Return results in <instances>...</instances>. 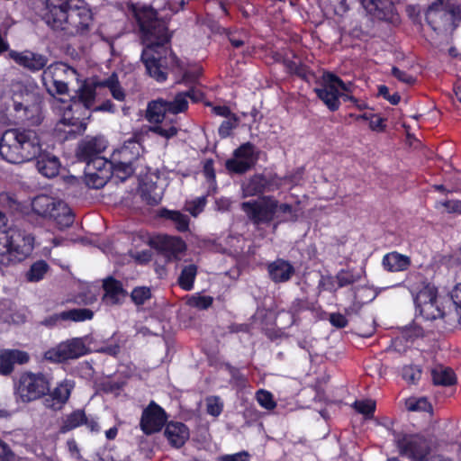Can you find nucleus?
Here are the masks:
<instances>
[{
	"mask_svg": "<svg viewBox=\"0 0 461 461\" xmlns=\"http://www.w3.org/2000/svg\"><path fill=\"white\" fill-rule=\"evenodd\" d=\"M136 15L144 45L141 61L151 77L158 82H164L169 71L181 69L180 60L165 47L170 38L167 24L158 19V14L153 8H144Z\"/></svg>",
	"mask_w": 461,
	"mask_h": 461,
	"instance_id": "obj_1",
	"label": "nucleus"
},
{
	"mask_svg": "<svg viewBox=\"0 0 461 461\" xmlns=\"http://www.w3.org/2000/svg\"><path fill=\"white\" fill-rule=\"evenodd\" d=\"M43 21L68 37L85 34L93 23L91 10L82 0H46Z\"/></svg>",
	"mask_w": 461,
	"mask_h": 461,
	"instance_id": "obj_2",
	"label": "nucleus"
},
{
	"mask_svg": "<svg viewBox=\"0 0 461 461\" xmlns=\"http://www.w3.org/2000/svg\"><path fill=\"white\" fill-rule=\"evenodd\" d=\"M187 106L188 102L184 94H177L173 101L158 98L149 102L146 110V119L155 123L149 131L167 140L176 136L178 132L176 115L185 112Z\"/></svg>",
	"mask_w": 461,
	"mask_h": 461,
	"instance_id": "obj_3",
	"label": "nucleus"
},
{
	"mask_svg": "<svg viewBox=\"0 0 461 461\" xmlns=\"http://www.w3.org/2000/svg\"><path fill=\"white\" fill-rule=\"evenodd\" d=\"M33 237L24 230L0 232V265L7 267L25 259L33 249Z\"/></svg>",
	"mask_w": 461,
	"mask_h": 461,
	"instance_id": "obj_4",
	"label": "nucleus"
},
{
	"mask_svg": "<svg viewBox=\"0 0 461 461\" xmlns=\"http://www.w3.org/2000/svg\"><path fill=\"white\" fill-rule=\"evenodd\" d=\"M461 20V0H436L426 12V21L438 33L452 32Z\"/></svg>",
	"mask_w": 461,
	"mask_h": 461,
	"instance_id": "obj_5",
	"label": "nucleus"
},
{
	"mask_svg": "<svg viewBox=\"0 0 461 461\" xmlns=\"http://www.w3.org/2000/svg\"><path fill=\"white\" fill-rule=\"evenodd\" d=\"M32 212L48 220H52L59 229L71 226L74 222V215L68 204L55 197L40 194L32 201Z\"/></svg>",
	"mask_w": 461,
	"mask_h": 461,
	"instance_id": "obj_6",
	"label": "nucleus"
},
{
	"mask_svg": "<svg viewBox=\"0 0 461 461\" xmlns=\"http://www.w3.org/2000/svg\"><path fill=\"white\" fill-rule=\"evenodd\" d=\"M393 442L400 456L411 461H426L431 452L430 441L421 434L393 431Z\"/></svg>",
	"mask_w": 461,
	"mask_h": 461,
	"instance_id": "obj_7",
	"label": "nucleus"
},
{
	"mask_svg": "<svg viewBox=\"0 0 461 461\" xmlns=\"http://www.w3.org/2000/svg\"><path fill=\"white\" fill-rule=\"evenodd\" d=\"M351 86L350 83H344L334 74L325 73L322 76L320 86L314 88V92L328 109L334 112L340 106V97L351 99V97L344 94L351 92Z\"/></svg>",
	"mask_w": 461,
	"mask_h": 461,
	"instance_id": "obj_8",
	"label": "nucleus"
},
{
	"mask_svg": "<svg viewBox=\"0 0 461 461\" xmlns=\"http://www.w3.org/2000/svg\"><path fill=\"white\" fill-rule=\"evenodd\" d=\"M47 392H50V381L41 373L22 374L15 387V394L23 402L38 400Z\"/></svg>",
	"mask_w": 461,
	"mask_h": 461,
	"instance_id": "obj_9",
	"label": "nucleus"
},
{
	"mask_svg": "<svg viewBox=\"0 0 461 461\" xmlns=\"http://www.w3.org/2000/svg\"><path fill=\"white\" fill-rule=\"evenodd\" d=\"M76 75V70L67 64L55 63L43 70L42 81L51 95H64L68 91L67 79L74 77Z\"/></svg>",
	"mask_w": 461,
	"mask_h": 461,
	"instance_id": "obj_10",
	"label": "nucleus"
},
{
	"mask_svg": "<svg viewBox=\"0 0 461 461\" xmlns=\"http://www.w3.org/2000/svg\"><path fill=\"white\" fill-rule=\"evenodd\" d=\"M413 300L426 319L442 318L444 313L437 303V289L433 285L422 283L421 287L410 285Z\"/></svg>",
	"mask_w": 461,
	"mask_h": 461,
	"instance_id": "obj_11",
	"label": "nucleus"
},
{
	"mask_svg": "<svg viewBox=\"0 0 461 461\" xmlns=\"http://www.w3.org/2000/svg\"><path fill=\"white\" fill-rule=\"evenodd\" d=\"M276 207V199L269 195L241 203L242 211L255 225L271 222L275 219Z\"/></svg>",
	"mask_w": 461,
	"mask_h": 461,
	"instance_id": "obj_12",
	"label": "nucleus"
},
{
	"mask_svg": "<svg viewBox=\"0 0 461 461\" xmlns=\"http://www.w3.org/2000/svg\"><path fill=\"white\" fill-rule=\"evenodd\" d=\"M258 159V151L256 147L246 142L233 152V157L225 162L226 168L233 173L243 174L252 168Z\"/></svg>",
	"mask_w": 461,
	"mask_h": 461,
	"instance_id": "obj_13",
	"label": "nucleus"
},
{
	"mask_svg": "<svg viewBox=\"0 0 461 461\" xmlns=\"http://www.w3.org/2000/svg\"><path fill=\"white\" fill-rule=\"evenodd\" d=\"M87 352L86 346L81 338H74L59 343L56 348L48 350L45 354L47 359L54 362H62L68 359L78 358Z\"/></svg>",
	"mask_w": 461,
	"mask_h": 461,
	"instance_id": "obj_14",
	"label": "nucleus"
},
{
	"mask_svg": "<svg viewBox=\"0 0 461 461\" xmlns=\"http://www.w3.org/2000/svg\"><path fill=\"white\" fill-rule=\"evenodd\" d=\"M23 163L35 158L42 151L39 134L32 129L16 128Z\"/></svg>",
	"mask_w": 461,
	"mask_h": 461,
	"instance_id": "obj_15",
	"label": "nucleus"
},
{
	"mask_svg": "<svg viewBox=\"0 0 461 461\" xmlns=\"http://www.w3.org/2000/svg\"><path fill=\"white\" fill-rule=\"evenodd\" d=\"M167 421L165 411L154 402H151L142 411L140 419L141 430L146 435L158 432Z\"/></svg>",
	"mask_w": 461,
	"mask_h": 461,
	"instance_id": "obj_16",
	"label": "nucleus"
},
{
	"mask_svg": "<svg viewBox=\"0 0 461 461\" xmlns=\"http://www.w3.org/2000/svg\"><path fill=\"white\" fill-rule=\"evenodd\" d=\"M0 156L11 164L23 163L16 128L5 131L0 140Z\"/></svg>",
	"mask_w": 461,
	"mask_h": 461,
	"instance_id": "obj_17",
	"label": "nucleus"
},
{
	"mask_svg": "<svg viewBox=\"0 0 461 461\" xmlns=\"http://www.w3.org/2000/svg\"><path fill=\"white\" fill-rule=\"evenodd\" d=\"M152 246L168 261L176 260L185 250V243L179 237L158 235L151 240Z\"/></svg>",
	"mask_w": 461,
	"mask_h": 461,
	"instance_id": "obj_18",
	"label": "nucleus"
},
{
	"mask_svg": "<svg viewBox=\"0 0 461 461\" xmlns=\"http://www.w3.org/2000/svg\"><path fill=\"white\" fill-rule=\"evenodd\" d=\"M280 185L275 178L258 174L245 180L241 185L242 197L256 196L264 192H272Z\"/></svg>",
	"mask_w": 461,
	"mask_h": 461,
	"instance_id": "obj_19",
	"label": "nucleus"
},
{
	"mask_svg": "<svg viewBox=\"0 0 461 461\" xmlns=\"http://www.w3.org/2000/svg\"><path fill=\"white\" fill-rule=\"evenodd\" d=\"M74 387L75 383L70 379H64L58 383L56 387L50 392L48 397L44 399V406L53 411L61 410L68 402Z\"/></svg>",
	"mask_w": 461,
	"mask_h": 461,
	"instance_id": "obj_20",
	"label": "nucleus"
},
{
	"mask_svg": "<svg viewBox=\"0 0 461 461\" xmlns=\"http://www.w3.org/2000/svg\"><path fill=\"white\" fill-rule=\"evenodd\" d=\"M107 147V141L103 137H86L80 141L77 150L78 159L86 162L101 154Z\"/></svg>",
	"mask_w": 461,
	"mask_h": 461,
	"instance_id": "obj_21",
	"label": "nucleus"
},
{
	"mask_svg": "<svg viewBox=\"0 0 461 461\" xmlns=\"http://www.w3.org/2000/svg\"><path fill=\"white\" fill-rule=\"evenodd\" d=\"M8 55L18 65L32 72L41 70L48 63V58L46 56L31 50H24L22 52L10 50Z\"/></svg>",
	"mask_w": 461,
	"mask_h": 461,
	"instance_id": "obj_22",
	"label": "nucleus"
},
{
	"mask_svg": "<svg viewBox=\"0 0 461 461\" xmlns=\"http://www.w3.org/2000/svg\"><path fill=\"white\" fill-rule=\"evenodd\" d=\"M13 92L14 94V96H17L18 93L21 94V96L24 98V101L19 102L16 99H14V105L15 110H21L28 109L29 101H34L37 102V86L33 82H29L27 85H24L23 83H15L13 85ZM32 109L34 113H39L40 107L37 103H34L32 105Z\"/></svg>",
	"mask_w": 461,
	"mask_h": 461,
	"instance_id": "obj_23",
	"label": "nucleus"
},
{
	"mask_svg": "<svg viewBox=\"0 0 461 461\" xmlns=\"http://www.w3.org/2000/svg\"><path fill=\"white\" fill-rule=\"evenodd\" d=\"M363 8L373 17L379 20L389 19L393 13L391 0H359Z\"/></svg>",
	"mask_w": 461,
	"mask_h": 461,
	"instance_id": "obj_24",
	"label": "nucleus"
},
{
	"mask_svg": "<svg viewBox=\"0 0 461 461\" xmlns=\"http://www.w3.org/2000/svg\"><path fill=\"white\" fill-rule=\"evenodd\" d=\"M29 360L26 352L18 349H5L0 352V374L9 375L15 364H24Z\"/></svg>",
	"mask_w": 461,
	"mask_h": 461,
	"instance_id": "obj_25",
	"label": "nucleus"
},
{
	"mask_svg": "<svg viewBox=\"0 0 461 461\" xmlns=\"http://www.w3.org/2000/svg\"><path fill=\"white\" fill-rule=\"evenodd\" d=\"M164 435L173 447L179 448L189 438V429L182 422L171 421L167 424Z\"/></svg>",
	"mask_w": 461,
	"mask_h": 461,
	"instance_id": "obj_26",
	"label": "nucleus"
},
{
	"mask_svg": "<svg viewBox=\"0 0 461 461\" xmlns=\"http://www.w3.org/2000/svg\"><path fill=\"white\" fill-rule=\"evenodd\" d=\"M269 277L275 283H285L294 274V267L286 260L278 258L267 266Z\"/></svg>",
	"mask_w": 461,
	"mask_h": 461,
	"instance_id": "obj_27",
	"label": "nucleus"
},
{
	"mask_svg": "<svg viewBox=\"0 0 461 461\" xmlns=\"http://www.w3.org/2000/svg\"><path fill=\"white\" fill-rule=\"evenodd\" d=\"M99 80L86 81L78 88L77 96L73 98L74 105L82 104L86 109H91L95 104L96 89L102 88L98 85Z\"/></svg>",
	"mask_w": 461,
	"mask_h": 461,
	"instance_id": "obj_28",
	"label": "nucleus"
},
{
	"mask_svg": "<svg viewBox=\"0 0 461 461\" xmlns=\"http://www.w3.org/2000/svg\"><path fill=\"white\" fill-rule=\"evenodd\" d=\"M36 167L38 172L47 178L58 176L60 168L59 159L50 153H42L37 157Z\"/></svg>",
	"mask_w": 461,
	"mask_h": 461,
	"instance_id": "obj_29",
	"label": "nucleus"
},
{
	"mask_svg": "<svg viewBox=\"0 0 461 461\" xmlns=\"http://www.w3.org/2000/svg\"><path fill=\"white\" fill-rule=\"evenodd\" d=\"M140 144L135 140H129L113 154L112 159L122 164L132 165L139 159Z\"/></svg>",
	"mask_w": 461,
	"mask_h": 461,
	"instance_id": "obj_30",
	"label": "nucleus"
},
{
	"mask_svg": "<svg viewBox=\"0 0 461 461\" xmlns=\"http://www.w3.org/2000/svg\"><path fill=\"white\" fill-rule=\"evenodd\" d=\"M104 290V300L109 304H118L126 296V292L122 288L121 282L109 277L104 281L103 285Z\"/></svg>",
	"mask_w": 461,
	"mask_h": 461,
	"instance_id": "obj_31",
	"label": "nucleus"
},
{
	"mask_svg": "<svg viewBox=\"0 0 461 461\" xmlns=\"http://www.w3.org/2000/svg\"><path fill=\"white\" fill-rule=\"evenodd\" d=\"M383 267L389 272H400L408 269L411 258L396 251L387 253L382 260Z\"/></svg>",
	"mask_w": 461,
	"mask_h": 461,
	"instance_id": "obj_32",
	"label": "nucleus"
},
{
	"mask_svg": "<svg viewBox=\"0 0 461 461\" xmlns=\"http://www.w3.org/2000/svg\"><path fill=\"white\" fill-rule=\"evenodd\" d=\"M86 126L79 121L78 118H75L71 115V106H68V111L65 112L63 117L57 124L58 131H64L68 134H76L84 131Z\"/></svg>",
	"mask_w": 461,
	"mask_h": 461,
	"instance_id": "obj_33",
	"label": "nucleus"
},
{
	"mask_svg": "<svg viewBox=\"0 0 461 461\" xmlns=\"http://www.w3.org/2000/svg\"><path fill=\"white\" fill-rule=\"evenodd\" d=\"M431 377L436 385L450 386L456 382V376L454 371L443 366H435L431 370Z\"/></svg>",
	"mask_w": 461,
	"mask_h": 461,
	"instance_id": "obj_34",
	"label": "nucleus"
},
{
	"mask_svg": "<svg viewBox=\"0 0 461 461\" xmlns=\"http://www.w3.org/2000/svg\"><path fill=\"white\" fill-rule=\"evenodd\" d=\"M85 421H86L85 411L83 410H76L63 418L60 432L66 433L75 429L84 424Z\"/></svg>",
	"mask_w": 461,
	"mask_h": 461,
	"instance_id": "obj_35",
	"label": "nucleus"
},
{
	"mask_svg": "<svg viewBox=\"0 0 461 461\" xmlns=\"http://www.w3.org/2000/svg\"><path fill=\"white\" fill-rule=\"evenodd\" d=\"M59 317L62 318L63 321L81 322L92 320L94 312L86 308H75L61 312Z\"/></svg>",
	"mask_w": 461,
	"mask_h": 461,
	"instance_id": "obj_36",
	"label": "nucleus"
},
{
	"mask_svg": "<svg viewBox=\"0 0 461 461\" xmlns=\"http://www.w3.org/2000/svg\"><path fill=\"white\" fill-rule=\"evenodd\" d=\"M98 85L102 87L108 88L114 99L118 101L124 100L125 93L119 84L118 77L116 74H113L104 80L98 81Z\"/></svg>",
	"mask_w": 461,
	"mask_h": 461,
	"instance_id": "obj_37",
	"label": "nucleus"
},
{
	"mask_svg": "<svg viewBox=\"0 0 461 461\" xmlns=\"http://www.w3.org/2000/svg\"><path fill=\"white\" fill-rule=\"evenodd\" d=\"M197 274V267L195 265L185 266L178 278L179 285L185 291H190L194 287V282Z\"/></svg>",
	"mask_w": 461,
	"mask_h": 461,
	"instance_id": "obj_38",
	"label": "nucleus"
},
{
	"mask_svg": "<svg viewBox=\"0 0 461 461\" xmlns=\"http://www.w3.org/2000/svg\"><path fill=\"white\" fill-rule=\"evenodd\" d=\"M109 172L105 171L104 174L98 172H90L85 169V183L89 188L99 189L105 185L110 179Z\"/></svg>",
	"mask_w": 461,
	"mask_h": 461,
	"instance_id": "obj_39",
	"label": "nucleus"
},
{
	"mask_svg": "<svg viewBox=\"0 0 461 461\" xmlns=\"http://www.w3.org/2000/svg\"><path fill=\"white\" fill-rule=\"evenodd\" d=\"M113 165L112 160H107L101 156L86 161L85 169H87L90 172H98V174L102 173L104 175L105 171H108L109 176H111Z\"/></svg>",
	"mask_w": 461,
	"mask_h": 461,
	"instance_id": "obj_40",
	"label": "nucleus"
},
{
	"mask_svg": "<svg viewBox=\"0 0 461 461\" xmlns=\"http://www.w3.org/2000/svg\"><path fill=\"white\" fill-rule=\"evenodd\" d=\"M0 206L12 212H20L23 207L16 194L8 191L0 192Z\"/></svg>",
	"mask_w": 461,
	"mask_h": 461,
	"instance_id": "obj_41",
	"label": "nucleus"
},
{
	"mask_svg": "<svg viewBox=\"0 0 461 461\" xmlns=\"http://www.w3.org/2000/svg\"><path fill=\"white\" fill-rule=\"evenodd\" d=\"M162 216L172 221L179 231H186L189 228L188 216L178 211L165 210Z\"/></svg>",
	"mask_w": 461,
	"mask_h": 461,
	"instance_id": "obj_42",
	"label": "nucleus"
},
{
	"mask_svg": "<svg viewBox=\"0 0 461 461\" xmlns=\"http://www.w3.org/2000/svg\"><path fill=\"white\" fill-rule=\"evenodd\" d=\"M185 5V0H154L155 7L159 11H168L165 16H171L179 12Z\"/></svg>",
	"mask_w": 461,
	"mask_h": 461,
	"instance_id": "obj_43",
	"label": "nucleus"
},
{
	"mask_svg": "<svg viewBox=\"0 0 461 461\" xmlns=\"http://www.w3.org/2000/svg\"><path fill=\"white\" fill-rule=\"evenodd\" d=\"M48 270V265L46 262L41 260L32 265L26 276L31 282H38L41 280Z\"/></svg>",
	"mask_w": 461,
	"mask_h": 461,
	"instance_id": "obj_44",
	"label": "nucleus"
},
{
	"mask_svg": "<svg viewBox=\"0 0 461 461\" xmlns=\"http://www.w3.org/2000/svg\"><path fill=\"white\" fill-rule=\"evenodd\" d=\"M113 167H112V175H114L116 177L124 181L129 176H131L134 172V166L129 164H122L119 161H114L112 159Z\"/></svg>",
	"mask_w": 461,
	"mask_h": 461,
	"instance_id": "obj_45",
	"label": "nucleus"
},
{
	"mask_svg": "<svg viewBox=\"0 0 461 461\" xmlns=\"http://www.w3.org/2000/svg\"><path fill=\"white\" fill-rule=\"evenodd\" d=\"M206 412L212 416L218 417L222 412L224 403L219 396H209L205 399Z\"/></svg>",
	"mask_w": 461,
	"mask_h": 461,
	"instance_id": "obj_46",
	"label": "nucleus"
},
{
	"mask_svg": "<svg viewBox=\"0 0 461 461\" xmlns=\"http://www.w3.org/2000/svg\"><path fill=\"white\" fill-rule=\"evenodd\" d=\"M256 399L258 404L268 411H271L276 408V402L274 400L273 394L264 389H260L256 393Z\"/></svg>",
	"mask_w": 461,
	"mask_h": 461,
	"instance_id": "obj_47",
	"label": "nucleus"
},
{
	"mask_svg": "<svg viewBox=\"0 0 461 461\" xmlns=\"http://www.w3.org/2000/svg\"><path fill=\"white\" fill-rule=\"evenodd\" d=\"M335 278L338 281V287H343L357 282L360 279V275L350 270H340Z\"/></svg>",
	"mask_w": 461,
	"mask_h": 461,
	"instance_id": "obj_48",
	"label": "nucleus"
},
{
	"mask_svg": "<svg viewBox=\"0 0 461 461\" xmlns=\"http://www.w3.org/2000/svg\"><path fill=\"white\" fill-rule=\"evenodd\" d=\"M205 204L206 198L204 196H200L186 202L185 208L190 214H192L194 217H196L203 211Z\"/></svg>",
	"mask_w": 461,
	"mask_h": 461,
	"instance_id": "obj_49",
	"label": "nucleus"
},
{
	"mask_svg": "<svg viewBox=\"0 0 461 461\" xmlns=\"http://www.w3.org/2000/svg\"><path fill=\"white\" fill-rule=\"evenodd\" d=\"M356 411L363 415L371 416L375 410V402L373 400L356 401L353 403Z\"/></svg>",
	"mask_w": 461,
	"mask_h": 461,
	"instance_id": "obj_50",
	"label": "nucleus"
},
{
	"mask_svg": "<svg viewBox=\"0 0 461 461\" xmlns=\"http://www.w3.org/2000/svg\"><path fill=\"white\" fill-rule=\"evenodd\" d=\"M151 296L149 288L145 286L136 287L131 294V298L137 305L143 304Z\"/></svg>",
	"mask_w": 461,
	"mask_h": 461,
	"instance_id": "obj_51",
	"label": "nucleus"
},
{
	"mask_svg": "<svg viewBox=\"0 0 461 461\" xmlns=\"http://www.w3.org/2000/svg\"><path fill=\"white\" fill-rule=\"evenodd\" d=\"M361 117L369 121V127L373 131H383L385 129L384 120L377 114L364 113Z\"/></svg>",
	"mask_w": 461,
	"mask_h": 461,
	"instance_id": "obj_52",
	"label": "nucleus"
},
{
	"mask_svg": "<svg viewBox=\"0 0 461 461\" xmlns=\"http://www.w3.org/2000/svg\"><path fill=\"white\" fill-rule=\"evenodd\" d=\"M212 303V298L211 296H192L188 300L190 306L195 307L200 310H205L209 308Z\"/></svg>",
	"mask_w": 461,
	"mask_h": 461,
	"instance_id": "obj_53",
	"label": "nucleus"
},
{
	"mask_svg": "<svg viewBox=\"0 0 461 461\" xmlns=\"http://www.w3.org/2000/svg\"><path fill=\"white\" fill-rule=\"evenodd\" d=\"M237 126V118L235 117V115H232L229 118H227L226 121H223L221 122V124L220 125L219 127V135L221 137V138H226L228 137L231 131L236 128Z\"/></svg>",
	"mask_w": 461,
	"mask_h": 461,
	"instance_id": "obj_54",
	"label": "nucleus"
},
{
	"mask_svg": "<svg viewBox=\"0 0 461 461\" xmlns=\"http://www.w3.org/2000/svg\"><path fill=\"white\" fill-rule=\"evenodd\" d=\"M420 375L421 373L418 366H406L403 368L402 376L409 383L415 384L420 380Z\"/></svg>",
	"mask_w": 461,
	"mask_h": 461,
	"instance_id": "obj_55",
	"label": "nucleus"
},
{
	"mask_svg": "<svg viewBox=\"0 0 461 461\" xmlns=\"http://www.w3.org/2000/svg\"><path fill=\"white\" fill-rule=\"evenodd\" d=\"M437 208L444 207L449 213L461 212V201L460 200H446L438 202Z\"/></svg>",
	"mask_w": 461,
	"mask_h": 461,
	"instance_id": "obj_56",
	"label": "nucleus"
},
{
	"mask_svg": "<svg viewBox=\"0 0 461 461\" xmlns=\"http://www.w3.org/2000/svg\"><path fill=\"white\" fill-rule=\"evenodd\" d=\"M451 299L456 306V312L458 316V323L461 326V283L455 286L451 293Z\"/></svg>",
	"mask_w": 461,
	"mask_h": 461,
	"instance_id": "obj_57",
	"label": "nucleus"
},
{
	"mask_svg": "<svg viewBox=\"0 0 461 461\" xmlns=\"http://www.w3.org/2000/svg\"><path fill=\"white\" fill-rule=\"evenodd\" d=\"M392 74H393V76H394V77H395L399 81L403 82V83H405V84H407V85H411V84H413V83H414V81H415V78H414L412 76H411V75L407 74V73H406V72H404V71L400 70V69H399L398 68H396V67H393V68H392Z\"/></svg>",
	"mask_w": 461,
	"mask_h": 461,
	"instance_id": "obj_58",
	"label": "nucleus"
},
{
	"mask_svg": "<svg viewBox=\"0 0 461 461\" xmlns=\"http://www.w3.org/2000/svg\"><path fill=\"white\" fill-rule=\"evenodd\" d=\"M249 455L246 451H241L232 455H225L219 458V461H249Z\"/></svg>",
	"mask_w": 461,
	"mask_h": 461,
	"instance_id": "obj_59",
	"label": "nucleus"
},
{
	"mask_svg": "<svg viewBox=\"0 0 461 461\" xmlns=\"http://www.w3.org/2000/svg\"><path fill=\"white\" fill-rule=\"evenodd\" d=\"M379 95L384 96L386 100H388L392 104H397L400 102V95L395 93L393 95L389 94V89L385 86H379Z\"/></svg>",
	"mask_w": 461,
	"mask_h": 461,
	"instance_id": "obj_60",
	"label": "nucleus"
},
{
	"mask_svg": "<svg viewBox=\"0 0 461 461\" xmlns=\"http://www.w3.org/2000/svg\"><path fill=\"white\" fill-rule=\"evenodd\" d=\"M330 323L337 328H344L348 325V320L346 317L340 313H331L330 315Z\"/></svg>",
	"mask_w": 461,
	"mask_h": 461,
	"instance_id": "obj_61",
	"label": "nucleus"
},
{
	"mask_svg": "<svg viewBox=\"0 0 461 461\" xmlns=\"http://www.w3.org/2000/svg\"><path fill=\"white\" fill-rule=\"evenodd\" d=\"M14 453L9 448V447L0 441V461H11L13 458Z\"/></svg>",
	"mask_w": 461,
	"mask_h": 461,
	"instance_id": "obj_62",
	"label": "nucleus"
},
{
	"mask_svg": "<svg viewBox=\"0 0 461 461\" xmlns=\"http://www.w3.org/2000/svg\"><path fill=\"white\" fill-rule=\"evenodd\" d=\"M151 257L152 254L150 250H143L133 255V258L140 264L149 262L151 260Z\"/></svg>",
	"mask_w": 461,
	"mask_h": 461,
	"instance_id": "obj_63",
	"label": "nucleus"
},
{
	"mask_svg": "<svg viewBox=\"0 0 461 461\" xmlns=\"http://www.w3.org/2000/svg\"><path fill=\"white\" fill-rule=\"evenodd\" d=\"M321 285H322L323 289L327 291L332 292L337 290V287L335 286V280L332 276L322 277Z\"/></svg>",
	"mask_w": 461,
	"mask_h": 461,
	"instance_id": "obj_64",
	"label": "nucleus"
}]
</instances>
